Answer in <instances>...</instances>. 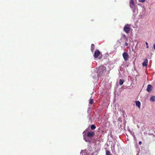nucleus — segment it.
Returning a JSON list of instances; mask_svg holds the SVG:
<instances>
[{
	"label": "nucleus",
	"instance_id": "1",
	"mask_svg": "<svg viewBox=\"0 0 155 155\" xmlns=\"http://www.w3.org/2000/svg\"><path fill=\"white\" fill-rule=\"evenodd\" d=\"M106 71V68L104 66H100L98 68L97 73L98 74V76L101 77L102 75L105 74Z\"/></svg>",
	"mask_w": 155,
	"mask_h": 155
},
{
	"label": "nucleus",
	"instance_id": "2",
	"mask_svg": "<svg viewBox=\"0 0 155 155\" xmlns=\"http://www.w3.org/2000/svg\"><path fill=\"white\" fill-rule=\"evenodd\" d=\"M130 30V26H128V25H125L124 28V31L127 34L129 33Z\"/></svg>",
	"mask_w": 155,
	"mask_h": 155
},
{
	"label": "nucleus",
	"instance_id": "3",
	"mask_svg": "<svg viewBox=\"0 0 155 155\" xmlns=\"http://www.w3.org/2000/svg\"><path fill=\"white\" fill-rule=\"evenodd\" d=\"M122 55L125 61H126L128 59L129 56L127 53L124 52L123 53Z\"/></svg>",
	"mask_w": 155,
	"mask_h": 155
},
{
	"label": "nucleus",
	"instance_id": "4",
	"mask_svg": "<svg viewBox=\"0 0 155 155\" xmlns=\"http://www.w3.org/2000/svg\"><path fill=\"white\" fill-rule=\"evenodd\" d=\"M95 135V133L94 131H89L88 132L87 136L89 137H93Z\"/></svg>",
	"mask_w": 155,
	"mask_h": 155
},
{
	"label": "nucleus",
	"instance_id": "5",
	"mask_svg": "<svg viewBox=\"0 0 155 155\" xmlns=\"http://www.w3.org/2000/svg\"><path fill=\"white\" fill-rule=\"evenodd\" d=\"M101 53L98 50H96L94 52V57L95 58H97L99 55Z\"/></svg>",
	"mask_w": 155,
	"mask_h": 155
},
{
	"label": "nucleus",
	"instance_id": "6",
	"mask_svg": "<svg viewBox=\"0 0 155 155\" xmlns=\"http://www.w3.org/2000/svg\"><path fill=\"white\" fill-rule=\"evenodd\" d=\"M130 7L132 9L135 8V4L134 0H130Z\"/></svg>",
	"mask_w": 155,
	"mask_h": 155
},
{
	"label": "nucleus",
	"instance_id": "7",
	"mask_svg": "<svg viewBox=\"0 0 155 155\" xmlns=\"http://www.w3.org/2000/svg\"><path fill=\"white\" fill-rule=\"evenodd\" d=\"M152 86L150 84L147 85L146 90L148 92H150L152 90Z\"/></svg>",
	"mask_w": 155,
	"mask_h": 155
},
{
	"label": "nucleus",
	"instance_id": "8",
	"mask_svg": "<svg viewBox=\"0 0 155 155\" xmlns=\"http://www.w3.org/2000/svg\"><path fill=\"white\" fill-rule=\"evenodd\" d=\"M148 60L147 59H146L144 60L143 62V66H147V65Z\"/></svg>",
	"mask_w": 155,
	"mask_h": 155
},
{
	"label": "nucleus",
	"instance_id": "9",
	"mask_svg": "<svg viewBox=\"0 0 155 155\" xmlns=\"http://www.w3.org/2000/svg\"><path fill=\"white\" fill-rule=\"evenodd\" d=\"M136 106L138 107L139 108H140L141 104L140 102L139 101H136Z\"/></svg>",
	"mask_w": 155,
	"mask_h": 155
},
{
	"label": "nucleus",
	"instance_id": "10",
	"mask_svg": "<svg viewBox=\"0 0 155 155\" xmlns=\"http://www.w3.org/2000/svg\"><path fill=\"white\" fill-rule=\"evenodd\" d=\"M150 100L153 102L154 101H155V97L154 96H152L150 98Z\"/></svg>",
	"mask_w": 155,
	"mask_h": 155
},
{
	"label": "nucleus",
	"instance_id": "11",
	"mask_svg": "<svg viewBox=\"0 0 155 155\" xmlns=\"http://www.w3.org/2000/svg\"><path fill=\"white\" fill-rule=\"evenodd\" d=\"M94 47L95 46L94 44H91V50L92 51H93L94 50L95 48Z\"/></svg>",
	"mask_w": 155,
	"mask_h": 155
},
{
	"label": "nucleus",
	"instance_id": "12",
	"mask_svg": "<svg viewBox=\"0 0 155 155\" xmlns=\"http://www.w3.org/2000/svg\"><path fill=\"white\" fill-rule=\"evenodd\" d=\"M96 128V126L94 124H92L91 126V130H94Z\"/></svg>",
	"mask_w": 155,
	"mask_h": 155
},
{
	"label": "nucleus",
	"instance_id": "13",
	"mask_svg": "<svg viewBox=\"0 0 155 155\" xmlns=\"http://www.w3.org/2000/svg\"><path fill=\"white\" fill-rule=\"evenodd\" d=\"M124 80L123 79H120L119 81V84L120 85H122L123 84Z\"/></svg>",
	"mask_w": 155,
	"mask_h": 155
},
{
	"label": "nucleus",
	"instance_id": "14",
	"mask_svg": "<svg viewBox=\"0 0 155 155\" xmlns=\"http://www.w3.org/2000/svg\"><path fill=\"white\" fill-rule=\"evenodd\" d=\"M106 155H112L110 152L108 150H107L106 151Z\"/></svg>",
	"mask_w": 155,
	"mask_h": 155
},
{
	"label": "nucleus",
	"instance_id": "15",
	"mask_svg": "<svg viewBox=\"0 0 155 155\" xmlns=\"http://www.w3.org/2000/svg\"><path fill=\"white\" fill-rule=\"evenodd\" d=\"M90 101H89V104H91V105L93 103V100L92 99H90L89 100Z\"/></svg>",
	"mask_w": 155,
	"mask_h": 155
},
{
	"label": "nucleus",
	"instance_id": "16",
	"mask_svg": "<svg viewBox=\"0 0 155 155\" xmlns=\"http://www.w3.org/2000/svg\"><path fill=\"white\" fill-rule=\"evenodd\" d=\"M122 36L124 38L126 39V41H128V39L126 38V36L124 34L122 35Z\"/></svg>",
	"mask_w": 155,
	"mask_h": 155
},
{
	"label": "nucleus",
	"instance_id": "17",
	"mask_svg": "<svg viewBox=\"0 0 155 155\" xmlns=\"http://www.w3.org/2000/svg\"><path fill=\"white\" fill-rule=\"evenodd\" d=\"M139 1L140 2H143L145 1V0H139Z\"/></svg>",
	"mask_w": 155,
	"mask_h": 155
},
{
	"label": "nucleus",
	"instance_id": "18",
	"mask_svg": "<svg viewBox=\"0 0 155 155\" xmlns=\"http://www.w3.org/2000/svg\"><path fill=\"white\" fill-rule=\"evenodd\" d=\"M146 45H147V47H146L147 48H149V46H148V43L147 42H146Z\"/></svg>",
	"mask_w": 155,
	"mask_h": 155
},
{
	"label": "nucleus",
	"instance_id": "19",
	"mask_svg": "<svg viewBox=\"0 0 155 155\" xmlns=\"http://www.w3.org/2000/svg\"><path fill=\"white\" fill-rule=\"evenodd\" d=\"M124 45L126 46H127L128 45V44L127 42H126L124 44Z\"/></svg>",
	"mask_w": 155,
	"mask_h": 155
},
{
	"label": "nucleus",
	"instance_id": "20",
	"mask_svg": "<svg viewBox=\"0 0 155 155\" xmlns=\"http://www.w3.org/2000/svg\"><path fill=\"white\" fill-rule=\"evenodd\" d=\"M142 143V142L141 141H140L139 142V144H140V145H141V144Z\"/></svg>",
	"mask_w": 155,
	"mask_h": 155
},
{
	"label": "nucleus",
	"instance_id": "21",
	"mask_svg": "<svg viewBox=\"0 0 155 155\" xmlns=\"http://www.w3.org/2000/svg\"><path fill=\"white\" fill-rule=\"evenodd\" d=\"M153 48L155 49V44L153 45Z\"/></svg>",
	"mask_w": 155,
	"mask_h": 155
},
{
	"label": "nucleus",
	"instance_id": "22",
	"mask_svg": "<svg viewBox=\"0 0 155 155\" xmlns=\"http://www.w3.org/2000/svg\"><path fill=\"white\" fill-rule=\"evenodd\" d=\"M84 136H85V135H84V140H85V141H87L85 139H84Z\"/></svg>",
	"mask_w": 155,
	"mask_h": 155
}]
</instances>
